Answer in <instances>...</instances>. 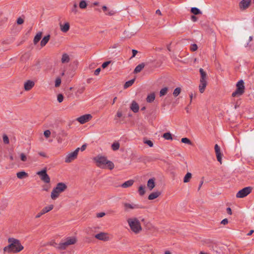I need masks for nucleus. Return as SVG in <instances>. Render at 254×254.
Returning a JSON list of instances; mask_svg holds the SVG:
<instances>
[{
	"instance_id": "nucleus-1",
	"label": "nucleus",
	"mask_w": 254,
	"mask_h": 254,
	"mask_svg": "<svg viewBox=\"0 0 254 254\" xmlns=\"http://www.w3.org/2000/svg\"><path fill=\"white\" fill-rule=\"evenodd\" d=\"M9 244L3 249L4 253H16L22 251L24 247L21 244L20 241L13 238L8 239Z\"/></svg>"
},
{
	"instance_id": "nucleus-2",
	"label": "nucleus",
	"mask_w": 254,
	"mask_h": 254,
	"mask_svg": "<svg viewBox=\"0 0 254 254\" xmlns=\"http://www.w3.org/2000/svg\"><path fill=\"white\" fill-rule=\"evenodd\" d=\"M93 160L96 162V165L100 168L105 169L108 168L112 170L114 168V163L109 160L105 156L98 155L93 158Z\"/></svg>"
},
{
	"instance_id": "nucleus-3",
	"label": "nucleus",
	"mask_w": 254,
	"mask_h": 254,
	"mask_svg": "<svg viewBox=\"0 0 254 254\" xmlns=\"http://www.w3.org/2000/svg\"><path fill=\"white\" fill-rule=\"evenodd\" d=\"M127 222L132 232L137 234L142 231V227L139 220L136 217L129 218L127 219Z\"/></svg>"
},
{
	"instance_id": "nucleus-4",
	"label": "nucleus",
	"mask_w": 254,
	"mask_h": 254,
	"mask_svg": "<svg viewBox=\"0 0 254 254\" xmlns=\"http://www.w3.org/2000/svg\"><path fill=\"white\" fill-rule=\"evenodd\" d=\"M67 188V186L64 183H58L51 192V198L53 200L56 199L59 197L60 194L64 192Z\"/></svg>"
},
{
	"instance_id": "nucleus-5",
	"label": "nucleus",
	"mask_w": 254,
	"mask_h": 254,
	"mask_svg": "<svg viewBox=\"0 0 254 254\" xmlns=\"http://www.w3.org/2000/svg\"><path fill=\"white\" fill-rule=\"evenodd\" d=\"M199 71L200 74L199 90L201 93H202L204 92L205 88L207 84V75L206 72L201 68L199 69Z\"/></svg>"
},
{
	"instance_id": "nucleus-6",
	"label": "nucleus",
	"mask_w": 254,
	"mask_h": 254,
	"mask_svg": "<svg viewBox=\"0 0 254 254\" xmlns=\"http://www.w3.org/2000/svg\"><path fill=\"white\" fill-rule=\"evenodd\" d=\"M77 242V239L75 237H67L64 241H62L59 244L58 249L61 250H65L69 246L74 245Z\"/></svg>"
},
{
	"instance_id": "nucleus-7",
	"label": "nucleus",
	"mask_w": 254,
	"mask_h": 254,
	"mask_svg": "<svg viewBox=\"0 0 254 254\" xmlns=\"http://www.w3.org/2000/svg\"><path fill=\"white\" fill-rule=\"evenodd\" d=\"M236 90L234 91L232 96L233 97H239L242 95L245 92L244 82L243 80H240L236 84Z\"/></svg>"
},
{
	"instance_id": "nucleus-8",
	"label": "nucleus",
	"mask_w": 254,
	"mask_h": 254,
	"mask_svg": "<svg viewBox=\"0 0 254 254\" xmlns=\"http://www.w3.org/2000/svg\"><path fill=\"white\" fill-rule=\"evenodd\" d=\"M37 174L40 176L41 180L43 182L46 183H49L50 182V178L47 173L46 168L38 172Z\"/></svg>"
},
{
	"instance_id": "nucleus-9",
	"label": "nucleus",
	"mask_w": 254,
	"mask_h": 254,
	"mask_svg": "<svg viewBox=\"0 0 254 254\" xmlns=\"http://www.w3.org/2000/svg\"><path fill=\"white\" fill-rule=\"evenodd\" d=\"M79 150L80 148H77L73 152L69 153L65 158V162L70 163L76 159Z\"/></svg>"
},
{
	"instance_id": "nucleus-10",
	"label": "nucleus",
	"mask_w": 254,
	"mask_h": 254,
	"mask_svg": "<svg viewBox=\"0 0 254 254\" xmlns=\"http://www.w3.org/2000/svg\"><path fill=\"white\" fill-rule=\"evenodd\" d=\"M252 190L250 187H246L239 190L236 194V197L238 198H243L250 194Z\"/></svg>"
},
{
	"instance_id": "nucleus-11",
	"label": "nucleus",
	"mask_w": 254,
	"mask_h": 254,
	"mask_svg": "<svg viewBox=\"0 0 254 254\" xmlns=\"http://www.w3.org/2000/svg\"><path fill=\"white\" fill-rule=\"evenodd\" d=\"M124 207V210L126 212L128 211L129 210L134 209L143 208L144 207L139 204H136L133 203H129L127 202H124L123 203Z\"/></svg>"
},
{
	"instance_id": "nucleus-12",
	"label": "nucleus",
	"mask_w": 254,
	"mask_h": 254,
	"mask_svg": "<svg viewBox=\"0 0 254 254\" xmlns=\"http://www.w3.org/2000/svg\"><path fill=\"white\" fill-rule=\"evenodd\" d=\"M53 208H54V205H53V204H51L48 206H46V207H44L42 209V210L36 215V216H35V218H40L42 215L52 210L53 209Z\"/></svg>"
},
{
	"instance_id": "nucleus-13",
	"label": "nucleus",
	"mask_w": 254,
	"mask_h": 254,
	"mask_svg": "<svg viewBox=\"0 0 254 254\" xmlns=\"http://www.w3.org/2000/svg\"><path fill=\"white\" fill-rule=\"evenodd\" d=\"M252 0H242L239 4V8L241 10H244L248 8L251 3Z\"/></svg>"
},
{
	"instance_id": "nucleus-14",
	"label": "nucleus",
	"mask_w": 254,
	"mask_h": 254,
	"mask_svg": "<svg viewBox=\"0 0 254 254\" xmlns=\"http://www.w3.org/2000/svg\"><path fill=\"white\" fill-rule=\"evenodd\" d=\"M92 116L90 114H86L78 118L77 120L81 124H85L90 120Z\"/></svg>"
},
{
	"instance_id": "nucleus-15",
	"label": "nucleus",
	"mask_w": 254,
	"mask_h": 254,
	"mask_svg": "<svg viewBox=\"0 0 254 254\" xmlns=\"http://www.w3.org/2000/svg\"><path fill=\"white\" fill-rule=\"evenodd\" d=\"M95 238L103 241H107L109 240L108 234L104 232H100L95 235Z\"/></svg>"
},
{
	"instance_id": "nucleus-16",
	"label": "nucleus",
	"mask_w": 254,
	"mask_h": 254,
	"mask_svg": "<svg viewBox=\"0 0 254 254\" xmlns=\"http://www.w3.org/2000/svg\"><path fill=\"white\" fill-rule=\"evenodd\" d=\"M214 149L217 157V159L218 162L221 163L222 162V154L221 153L220 148L218 144H216L214 146Z\"/></svg>"
},
{
	"instance_id": "nucleus-17",
	"label": "nucleus",
	"mask_w": 254,
	"mask_h": 254,
	"mask_svg": "<svg viewBox=\"0 0 254 254\" xmlns=\"http://www.w3.org/2000/svg\"><path fill=\"white\" fill-rule=\"evenodd\" d=\"M35 83L33 81L28 80L25 82L24 85V89L26 91H29L31 90L34 86Z\"/></svg>"
},
{
	"instance_id": "nucleus-18",
	"label": "nucleus",
	"mask_w": 254,
	"mask_h": 254,
	"mask_svg": "<svg viewBox=\"0 0 254 254\" xmlns=\"http://www.w3.org/2000/svg\"><path fill=\"white\" fill-rule=\"evenodd\" d=\"M60 29L64 33H66L70 28V25L68 22H66L64 24H60Z\"/></svg>"
},
{
	"instance_id": "nucleus-19",
	"label": "nucleus",
	"mask_w": 254,
	"mask_h": 254,
	"mask_svg": "<svg viewBox=\"0 0 254 254\" xmlns=\"http://www.w3.org/2000/svg\"><path fill=\"white\" fill-rule=\"evenodd\" d=\"M130 109L134 113H137L139 110V106L138 104L134 101H133L130 106Z\"/></svg>"
},
{
	"instance_id": "nucleus-20",
	"label": "nucleus",
	"mask_w": 254,
	"mask_h": 254,
	"mask_svg": "<svg viewBox=\"0 0 254 254\" xmlns=\"http://www.w3.org/2000/svg\"><path fill=\"white\" fill-rule=\"evenodd\" d=\"M145 64L143 63H142L138 65H137L135 69H134L133 73H137L139 72H140L142 69L144 67Z\"/></svg>"
},
{
	"instance_id": "nucleus-21",
	"label": "nucleus",
	"mask_w": 254,
	"mask_h": 254,
	"mask_svg": "<svg viewBox=\"0 0 254 254\" xmlns=\"http://www.w3.org/2000/svg\"><path fill=\"white\" fill-rule=\"evenodd\" d=\"M134 181L133 180H128L123 184H122L121 187L123 188H127L129 187H131L134 183Z\"/></svg>"
},
{
	"instance_id": "nucleus-22",
	"label": "nucleus",
	"mask_w": 254,
	"mask_h": 254,
	"mask_svg": "<svg viewBox=\"0 0 254 254\" xmlns=\"http://www.w3.org/2000/svg\"><path fill=\"white\" fill-rule=\"evenodd\" d=\"M161 194V192L159 191L153 192L150 193L148 196V199L153 200L156 198Z\"/></svg>"
},
{
	"instance_id": "nucleus-23",
	"label": "nucleus",
	"mask_w": 254,
	"mask_h": 254,
	"mask_svg": "<svg viewBox=\"0 0 254 254\" xmlns=\"http://www.w3.org/2000/svg\"><path fill=\"white\" fill-rule=\"evenodd\" d=\"M70 61L69 56L66 53H64L62 55L61 62L63 64L68 63Z\"/></svg>"
},
{
	"instance_id": "nucleus-24",
	"label": "nucleus",
	"mask_w": 254,
	"mask_h": 254,
	"mask_svg": "<svg viewBox=\"0 0 254 254\" xmlns=\"http://www.w3.org/2000/svg\"><path fill=\"white\" fill-rule=\"evenodd\" d=\"M50 38V35H48L44 37V38L42 39V40L40 43L41 46L42 47L45 46L47 44V43L49 42Z\"/></svg>"
},
{
	"instance_id": "nucleus-25",
	"label": "nucleus",
	"mask_w": 254,
	"mask_h": 254,
	"mask_svg": "<svg viewBox=\"0 0 254 254\" xmlns=\"http://www.w3.org/2000/svg\"><path fill=\"white\" fill-rule=\"evenodd\" d=\"M17 177L19 179H22L28 176L27 173L24 171H21L16 174Z\"/></svg>"
},
{
	"instance_id": "nucleus-26",
	"label": "nucleus",
	"mask_w": 254,
	"mask_h": 254,
	"mask_svg": "<svg viewBox=\"0 0 254 254\" xmlns=\"http://www.w3.org/2000/svg\"><path fill=\"white\" fill-rule=\"evenodd\" d=\"M147 185L150 190H152L155 187L154 179H150L147 182Z\"/></svg>"
},
{
	"instance_id": "nucleus-27",
	"label": "nucleus",
	"mask_w": 254,
	"mask_h": 254,
	"mask_svg": "<svg viewBox=\"0 0 254 254\" xmlns=\"http://www.w3.org/2000/svg\"><path fill=\"white\" fill-rule=\"evenodd\" d=\"M155 98V95L154 92L149 94L146 98V101L148 103H152L154 101Z\"/></svg>"
},
{
	"instance_id": "nucleus-28",
	"label": "nucleus",
	"mask_w": 254,
	"mask_h": 254,
	"mask_svg": "<svg viewBox=\"0 0 254 254\" xmlns=\"http://www.w3.org/2000/svg\"><path fill=\"white\" fill-rule=\"evenodd\" d=\"M42 38V32L38 33L35 36L33 40V43L34 45H36Z\"/></svg>"
},
{
	"instance_id": "nucleus-29",
	"label": "nucleus",
	"mask_w": 254,
	"mask_h": 254,
	"mask_svg": "<svg viewBox=\"0 0 254 254\" xmlns=\"http://www.w3.org/2000/svg\"><path fill=\"white\" fill-rule=\"evenodd\" d=\"M168 90L169 88L167 87H165L161 89L159 92L160 97L166 95L167 94Z\"/></svg>"
},
{
	"instance_id": "nucleus-30",
	"label": "nucleus",
	"mask_w": 254,
	"mask_h": 254,
	"mask_svg": "<svg viewBox=\"0 0 254 254\" xmlns=\"http://www.w3.org/2000/svg\"><path fill=\"white\" fill-rule=\"evenodd\" d=\"M134 81H135V79H131L127 82H126L124 85V88L125 89H127V88H128L129 87L131 86L134 83Z\"/></svg>"
},
{
	"instance_id": "nucleus-31",
	"label": "nucleus",
	"mask_w": 254,
	"mask_h": 254,
	"mask_svg": "<svg viewBox=\"0 0 254 254\" xmlns=\"http://www.w3.org/2000/svg\"><path fill=\"white\" fill-rule=\"evenodd\" d=\"M192 175L190 173H187L185 175L184 178V183H188L190 181V179L191 178Z\"/></svg>"
},
{
	"instance_id": "nucleus-32",
	"label": "nucleus",
	"mask_w": 254,
	"mask_h": 254,
	"mask_svg": "<svg viewBox=\"0 0 254 254\" xmlns=\"http://www.w3.org/2000/svg\"><path fill=\"white\" fill-rule=\"evenodd\" d=\"M191 13L194 15H198L201 14V11L196 7H192L190 9Z\"/></svg>"
},
{
	"instance_id": "nucleus-33",
	"label": "nucleus",
	"mask_w": 254,
	"mask_h": 254,
	"mask_svg": "<svg viewBox=\"0 0 254 254\" xmlns=\"http://www.w3.org/2000/svg\"><path fill=\"white\" fill-rule=\"evenodd\" d=\"M138 193L140 195H141V196L143 195L145 193V187L140 186L138 188Z\"/></svg>"
},
{
	"instance_id": "nucleus-34",
	"label": "nucleus",
	"mask_w": 254,
	"mask_h": 254,
	"mask_svg": "<svg viewBox=\"0 0 254 254\" xmlns=\"http://www.w3.org/2000/svg\"><path fill=\"white\" fill-rule=\"evenodd\" d=\"M181 92V88L180 87H177L173 91V94L175 97H177Z\"/></svg>"
},
{
	"instance_id": "nucleus-35",
	"label": "nucleus",
	"mask_w": 254,
	"mask_h": 254,
	"mask_svg": "<svg viewBox=\"0 0 254 254\" xmlns=\"http://www.w3.org/2000/svg\"><path fill=\"white\" fill-rule=\"evenodd\" d=\"M120 148V143L118 142H114L112 145V149L114 151L118 150Z\"/></svg>"
},
{
	"instance_id": "nucleus-36",
	"label": "nucleus",
	"mask_w": 254,
	"mask_h": 254,
	"mask_svg": "<svg viewBox=\"0 0 254 254\" xmlns=\"http://www.w3.org/2000/svg\"><path fill=\"white\" fill-rule=\"evenodd\" d=\"M163 137L167 140L172 139V134L170 132L164 133L163 135Z\"/></svg>"
},
{
	"instance_id": "nucleus-37",
	"label": "nucleus",
	"mask_w": 254,
	"mask_h": 254,
	"mask_svg": "<svg viewBox=\"0 0 254 254\" xmlns=\"http://www.w3.org/2000/svg\"><path fill=\"white\" fill-rule=\"evenodd\" d=\"M2 139H3V143L5 144H8L9 143V138L6 134H3Z\"/></svg>"
},
{
	"instance_id": "nucleus-38",
	"label": "nucleus",
	"mask_w": 254,
	"mask_h": 254,
	"mask_svg": "<svg viewBox=\"0 0 254 254\" xmlns=\"http://www.w3.org/2000/svg\"><path fill=\"white\" fill-rule=\"evenodd\" d=\"M87 7V3L85 0H82L79 2V7L81 9H84Z\"/></svg>"
},
{
	"instance_id": "nucleus-39",
	"label": "nucleus",
	"mask_w": 254,
	"mask_h": 254,
	"mask_svg": "<svg viewBox=\"0 0 254 254\" xmlns=\"http://www.w3.org/2000/svg\"><path fill=\"white\" fill-rule=\"evenodd\" d=\"M181 142L182 143L188 144L189 145H192V144L191 141L189 138H188L187 137L182 138L181 139Z\"/></svg>"
},
{
	"instance_id": "nucleus-40",
	"label": "nucleus",
	"mask_w": 254,
	"mask_h": 254,
	"mask_svg": "<svg viewBox=\"0 0 254 254\" xmlns=\"http://www.w3.org/2000/svg\"><path fill=\"white\" fill-rule=\"evenodd\" d=\"M61 84V79L60 77H57L55 80V87H58Z\"/></svg>"
},
{
	"instance_id": "nucleus-41",
	"label": "nucleus",
	"mask_w": 254,
	"mask_h": 254,
	"mask_svg": "<svg viewBox=\"0 0 254 254\" xmlns=\"http://www.w3.org/2000/svg\"><path fill=\"white\" fill-rule=\"evenodd\" d=\"M144 143L147 144L150 147H153V143L150 140H144Z\"/></svg>"
},
{
	"instance_id": "nucleus-42",
	"label": "nucleus",
	"mask_w": 254,
	"mask_h": 254,
	"mask_svg": "<svg viewBox=\"0 0 254 254\" xmlns=\"http://www.w3.org/2000/svg\"><path fill=\"white\" fill-rule=\"evenodd\" d=\"M57 99L59 103L62 102L64 100V96L62 94H58Z\"/></svg>"
},
{
	"instance_id": "nucleus-43",
	"label": "nucleus",
	"mask_w": 254,
	"mask_h": 254,
	"mask_svg": "<svg viewBox=\"0 0 254 254\" xmlns=\"http://www.w3.org/2000/svg\"><path fill=\"white\" fill-rule=\"evenodd\" d=\"M51 132L50 130H48V129L44 131V135L46 138L49 137L51 135Z\"/></svg>"
},
{
	"instance_id": "nucleus-44",
	"label": "nucleus",
	"mask_w": 254,
	"mask_h": 254,
	"mask_svg": "<svg viewBox=\"0 0 254 254\" xmlns=\"http://www.w3.org/2000/svg\"><path fill=\"white\" fill-rule=\"evenodd\" d=\"M16 23L18 25H21L24 23V19L21 17H19L17 18Z\"/></svg>"
},
{
	"instance_id": "nucleus-45",
	"label": "nucleus",
	"mask_w": 254,
	"mask_h": 254,
	"mask_svg": "<svg viewBox=\"0 0 254 254\" xmlns=\"http://www.w3.org/2000/svg\"><path fill=\"white\" fill-rule=\"evenodd\" d=\"M71 12H74L75 14L77 12V5L76 3L73 4V7L71 9Z\"/></svg>"
},
{
	"instance_id": "nucleus-46",
	"label": "nucleus",
	"mask_w": 254,
	"mask_h": 254,
	"mask_svg": "<svg viewBox=\"0 0 254 254\" xmlns=\"http://www.w3.org/2000/svg\"><path fill=\"white\" fill-rule=\"evenodd\" d=\"M197 49V46L195 44H192L190 46L191 51L194 52L196 51Z\"/></svg>"
},
{
	"instance_id": "nucleus-47",
	"label": "nucleus",
	"mask_w": 254,
	"mask_h": 254,
	"mask_svg": "<svg viewBox=\"0 0 254 254\" xmlns=\"http://www.w3.org/2000/svg\"><path fill=\"white\" fill-rule=\"evenodd\" d=\"M111 63V61H107L103 63L102 64V67L103 68H105L107 67L108 65Z\"/></svg>"
},
{
	"instance_id": "nucleus-48",
	"label": "nucleus",
	"mask_w": 254,
	"mask_h": 254,
	"mask_svg": "<svg viewBox=\"0 0 254 254\" xmlns=\"http://www.w3.org/2000/svg\"><path fill=\"white\" fill-rule=\"evenodd\" d=\"M20 159L22 161L25 162L27 160V157L24 153H22L20 154Z\"/></svg>"
},
{
	"instance_id": "nucleus-49",
	"label": "nucleus",
	"mask_w": 254,
	"mask_h": 254,
	"mask_svg": "<svg viewBox=\"0 0 254 254\" xmlns=\"http://www.w3.org/2000/svg\"><path fill=\"white\" fill-rule=\"evenodd\" d=\"M50 245L53 246L54 247L57 248L58 249V245L57 243H56L55 241H52L50 243Z\"/></svg>"
},
{
	"instance_id": "nucleus-50",
	"label": "nucleus",
	"mask_w": 254,
	"mask_h": 254,
	"mask_svg": "<svg viewBox=\"0 0 254 254\" xmlns=\"http://www.w3.org/2000/svg\"><path fill=\"white\" fill-rule=\"evenodd\" d=\"M115 14V11H114L113 10H109L108 13H106V15H110V16L113 15Z\"/></svg>"
},
{
	"instance_id": "nucleus-51",
	"label": "nucleus",
	"mask_w": 254,
	"mask_h": 254,
	"mask_svg": "<svg viewBox=\"0 0 254 254\" xmlns=\"http://www.w3.org/2000/svg\"><path fill=\"white\" fill-rule=\"evenodd\" d=\"M228 219L226 218L224 219L221 222V224H223V225H226L228 224Z\"/></svg>"
},
{
	"instance_id": "nucleus-52",
	"label": "nucleus",
	"mask_w": 254,
	"mask_h": 254,
	"mask_svg": "<svg viewBox=\"0 0 254 254\" xmlns=\"http://www.w3.org/2000/svg\"><path fill=\"white\" fill-rule=\"evenodd\" d=\"M105 215V213L104 212H100L97 214V217L98 218H101Z\"/></svg>"
},
{
	"instance_id": "nucleus-53",
	"label": "nucleus",
	"mask_w": 254,
	"mask_h": 254,
	"mask_svg": "<svg viewBox=\"0 0 254 254\" xmlns=\"http://www.w3.org/2000/svg\"><path fill=\"white\" fill-rule=\"evenodd\" d=\"M38 154L42 157H46V158L48 157L46 154L44 152H39Z\"/></svg>"
},
{
	"instance_id": "nucleus-54",
	"label": "nucleus",
	"mask_w": 254,
	"mask_h": 254,
	"mask_svg": "<svg viewBox=\"0 0 254 254\" xmlns=\"http://www.w3.org/2000/svg\"><path fill=\"white\" fill-rule=\"evenodd\" d=\"M84 89L85 88L84 87H81V88L78 89L77 92L79 94H82L84 92Z\"/></svg>"
},
{
	"instance_id": "nucleus-55",
	"label": "nucleus",
	"mask_w": 254,
	"mask_h": 254,
	"mask_svg": "<svg viewBox=\"0 0 254 254\" xmlns=\"http://www.w3.org/2000/svg\"><path fill=\"white\" fill-rule=\"evenodd\" d=\"M101 71V68H97L95 71H94V74L95 75H98L100 72Z\"/></svg>"
},
{
	"instance_id": "nucleus-56",
	"label": "nucleus",
	"mask_w": 254,
	"mask_h": 254,
	"mask_svg": "<svg viewBox=\"0 0 254 254\" xmlns=\"http://www.w3.org/2000/svg\"><path fill=\"white\" fill-rule=\"evenodd\" d=\"M117 117L118 118H121L122 116V113L121 111H118L116 115Z\"/></svg>"
},
{
	"instance_id": "nucleus-57",
	"label": "nucleus",
	"mask_w": 254,
	"mask_h": 254,
	"mask_svg": "<svg viewBox=\"0 0 254 254\" xmlns=\"http://www.w3.org/2000/svg\"><path fill=\"white\" fill-rule=\"evenodd\" d=\"M137 51L135 50H132V56L131 57V58H133V57H134L135 56V55H136V54L137 53Z\"/></svg>"
},
{
	"instance_id": "nucleus-58",
	"label": "nucleus",
	"mask_w": 254,
	"mask_h": 254,
	"mask_svg": "<svg viewBox=\"0 0 254 254\" xmlns=\"http://www.w3.org/2000/svg\"><path fill=\"white\" fill-rule=\"evenodd\" d=\"M226 211H227V213L229 214V215L232 214V210L230 207L227 208Z\"/></svg>"
},
{
	"instance_id": "nucleus-59",
	"label": "nucleus",
	"mask_w": 254,
	"mask_h": 254,
	"mask_svg": "<svg viewBox=\"0 0 254 254\" xmlns=\"http://www.w3.org/2000/svg\"><path fill=\"white\" fill-rule=\"evenodd\" d=\"M86 146H86V144H85L82 145V146L81 147V148H80V149L82 151H84V150H85V149H86Z\"/></svg>"
},
{
	"instance_id": "nucleus-60",
	"label": "nucleus",
	"mask_w": 254,
	"mask_h": 254,
	"mask_svg": "<svg viewBox=\"0 0 254 254\" xmlns=\"http://www.w3.org/2000/svg\"><path fill=\"white\" fill-rule=\"evenodd\" d=\"M191 19L194 22L197 21V18L194 15H192L191 16Z\"/></svg>"
},
{
	"instance_id": "nucleus-61",
	"label": "nucleus",
	"mask_w": 254,
	"mask_h": 254,
	"mask_svg": "<svg viewBox=\"0 0 254 254\" xmlns=\"http://www.w3.org/2000/svg\"><path fill=\"white\" fill-rule=\"evenodd\" d=\"M57 140H58V142L59 143H62V141H63V139L62 138V137H61L60 136H58L57 137Z\"/></svg>"
},
{
	"instance_id": "nucleus-62",
	"label": "nucleus",
	"mask_w": 254,
	"mask_h": 254,
	"mask_svg": "<svg viewBox=\"0 0 254 254\" xmlns=\"http://www.w3.org/2000/svg\"><path fill=\"white\" fill-rule=\"evenodd\" d=\"M102 9L104 12H105L108 10L107 7L105 5L102 6Z\"/></svg>"
},
{
	"instance_id": "nucleus-63",
	"label": "nucleus",
	"mask_w": 254,
	"mask_h": 254,
	"mask_svg": "<svg viewBox=\"0 0 254 254\" xmlns=\"http://www.w3.org/2000/svg\"><path fill=\"white\" fill-rule=\"evenodd\" d=\"M254 231L253 230H251L248 234V236H251L254 233Z\"/></svg>"
},
{
	"instance_id": "nucleus-64",
	"label": "nucleus",
	"mask_w": 254,
	"mask_h": 254,
	"mask_svg": "<svg viewBox=\"0 0 254 254\" xmlns=\"http://www.w3.org/2000/svg\"><path fill=\"white\" fill-rule=\"evenodd\" d=\"M156 13L157 14H159V15H161V11L159 10V9H157L156 11Z\"/></svg>"
}]
</instances>
